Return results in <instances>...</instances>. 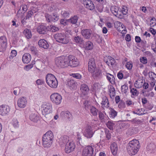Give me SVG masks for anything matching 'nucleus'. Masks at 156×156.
<instances>
[{
  "label": "nucleus",
  "instance_id": "nucleus-44",
  "mask_svg": "<svg viewBox=\"0 0 156 156\" xmlns=\"http://www.w3.org/2000/svg\"><path fill=\"white\" fill-rule=\"evenodd\" d=\"M109 92V94L111 98H112L115 95V89L113 87H110Z\"/></svg>",
  "mask_w": 156,
  "mask_h": 156
},
{
  "label": "nucleus",
  "instance_id": "nucleus-60",
  "mask_svg": "<svg viewBox=\"0 0 156 156\" xmlns=\"http://www.w3.org/2000/svg\"><path fill=\"white\" fill-rule=\"evenodd\" d=\"M69 23L68 21V20L62 19L60 20V23L63 25H65L68 24V23Z\"/></svg>",
  "mask_w": 156,
  "mask_h": 156
},
{
  "label": "nucleus",
  "instance_id": "nucleus-34",
  "mask_svg": "<svg viewBox=\"0 0 156 156\" xmlns=\"http://www.w3.org/2000/svg\"><path fill=\"white\" fill-rule=\"evenodd\" d=\"M101 86L99 83H94L92 86V89L94 91H98L100 89Z\"/></svg>",
  "mask_w": 156,
  "mask_h": 156
},
{
  "label": "nucleus",
  "instance_id": "nucleus-37",
  "mask_svg": "<svg viewBox=\"0 0 156 156\" xmlns=\"http://www.w3.org/2000/svg\"><path fill=\"white\" fill-rule=\"evenodd\" d=\"M111 11L115 15H118L119 7L116 6H112L111 8Z\"/></svg>",
  "mask_w": 156,
  "mask_h": 156
},
{
  "label": "nucleus",
  "instance_id": "nucleus-3",
  "mask_svg": "<svg viewBox=\"0 0 156 156\" xmlns=\"http://www.w3.org/2000/svg\"><path fill=\"white\" fill-rule=\"evenodd\" d=\"M46 81L47 84L51 88H56L58 85V81L53 75L48 74L46 76Z\"/></svg>",
  "mask_w": 156,
  "mask_h": 156
},
{
  "label": "nucleus",
  "instance_id": "nucleus-4",
  "mask_svg": "<svg viewBox=\"0 0 156 156\" xmlns=\"http://www.w3.org/2000/svg\"><path fill=\"white\" fill-rule=\"evenodd\" d=\"M67 57L61 56L56 58L55 59V65L60 68H64L68 66Z\"/></svg>",
  "mask_w": 156,
  "mask_h": 156
},
{
  "label": "nucleus",
  "instance_id": "nucleus-21",
  "mask_svg": "<svg viewBox=\"0 0 156 156\" xmlns=\"http://www.w3.org/2000/svg\"><path fill=\"white\" fill-rule=\"evenodd\" d=\"M69 140V138L67 136L63 135L61 136L57 140L59 144L62 145L63 144H67Z\"/></svg>",
  "mask_w": 156,
  "mask_h": 156
},
{
  "label": "nucleus",
  "instance_id": "nucleus-23",
  "mask_svg": "<svg viewBox=\"0 0 156 156\" xmlns=\"http://www.w3.org/2000/svg\"><path fill=\"white\" fill-rule=\"evenodd\" d=\"M31 58L30 55L28 53H26L23 56L22 61L24 63L27 64L30 62Z\"/></svg>",
  "mask_w": 156,
  "mask_h": 156
},
{
  "label": "nucleus",
  "instance_id": "nucleus-5",
  "mask_svg": "<svg viewBox=\"0 0 156 156\" xmlns=\"http://www.w3.org/2000/svg\"><path fill=\"white\" fill-rule=\"evenodd\" d=\"M54 37L57 42L63 44H67L69 42V37L63 34H56Z\"/></svg>",
  "mask_w": 156,
  "mask_h": 156
},
{
  "label": "nucleus",
  "instance_id": "nucleus-33",
  "mask_svg": "<svg viewBox=\"0 0 156 156\" xmlns=\"http://www.w3.org/2000/svg\"><path fill=\"white\" fill-rule=\"evenodd\" d=\"M84 47L86 49L90 50L92 49L93 46V44L90 41H88L85 43Z\"/></svg>",
  "mask_w": 156,
  "mask_h": 156
},
{
  "label": "nucleus",
  "instance_id": "nucleus-53",
  "mask_svg": "<svg viewBox=\"0 0 156 156\" xmlns=\"http://www.w3.org/2000/svg\"><path fill=\"white\" fill-rule=\"evenodd\" d=\"M71 76L77 79H80L81 78V76L80 74L78 73H72L71 75Z\"/></svg>",
  "mask_w": 156,
  "mask_h": 156
},
{
  "label": "nucleus",
  "instance_id": "nucleus-59",
  "mask_svg": "<svg viewBox=\"0 0 156 156\" xmlns=\"http://www.w3.org/2000/svg\"><path fill=\"white\" fill-rule=\"evenodd\" d=\"M12 124L14 127H17L18 126V122L16 119H14L13 120Z\"/></svg>",
  "mask_w": 156,
  "mask_h": 156
},
{
  "label": "nucleus",
  "instance_id": "nucleus-36",
  "mask_svg": "<svg viewBox=\"0 0 156 156\" xmlns=\"http://www.w3.org/2000/svg\"><path fill=\"white\" fill-rule=\"evenodd\" d=\"M23 33L25 35L26 37L28 39L30 38L31 37V33L29 29H25L24 30Z\"/></svg>",
  "mask_w": 156,
  "mask_h": 156
},
{
  "label": "nucleus",
  "instance_id": "nucleus-62",
  "mask_svg": "<svg viewBox=\"0 0 156 156\" xmlns=\"http://www.w3.org/2000/svg\"><path fill=\"white\" fill-rule=\"evenodd\" d=\"M44 83V81L42 80L38 79L36 81V83L37 85H40L43 84Z\"/></svg>",
  "mask_w": 156,
  "mask_h": 156
},
{
  "label": "nucleus",
  "instance_id": "nucleus-52",
  "mask_svg": "<svg viewBox=\"0 0 156 156\" xmlns=\"http://www.w3.org/2000/svg\"><path fill=\"white\" fill-rule=\"evenodd\" d=\"M156 25V19L154 18H152L150 21V25L151 27H153Z\"/></svg>",
  "mask_w": 156,
  "mask_h": 156
},
{
  "label": "nucleus",
  "instance_id": "nucleus-6",
  "mask_svg": "<svg viewBox=\"0 0 156 156\" xmlns=\"http://www.w3.org/2000/svg\"><path fill=\"white\" fill-rule=\"evenodd\" d=\"M41 109L43 115L48 114L52 112V105L48 102H44L41 105Z\"/></svg>",
  "mask_w": 156,
  "mask_h": 156
},
{
  "label": "nucleus",
  "instance_id": "nucleus-51",
  "mask_svg": "<svg viewBox=\"0 0 156 156\" xmlns=\"http://www.w3.org/2000/svg\"><path fill=\"white\" fill-rule=\"evenodd\" d=\"M133 65L132 62H127L126 64V66L127 69L130 70L133 67Z\"/></svg>",
  "mask_w": 156,
  "mask_h": 156
},
{
  "label": "nucleus",
  "instance_id": "nucleus-55",
  "mask_svg": "<svg viewBox=\"0 0 156 156\" xmlns=\"http://www.w3.org/2000/svg\"><path fill=\"white\" fill-rule=\"evenodd\" d=\"M130 121L133 123L137 124H140L141 122V121L140 120L137 119L136 118L133 119Z\"/></svg>",
  "mask_w": 156,
  "mask_h": 156
},
{
  "label": "nucleus",
  "instance_id": "nucleus-11",
  "mask_svg": "<svg viewBox=\"0 0 156 156\" xmlns=\"http://www.w3.org/2000/svg\"><path fill=\"white\" fill-rule=\"evenodd\" d=\"M46 20L48 22H55L59 19V16L56 13H53L52 15L46 13L45 15Z\"/></svg>",
  "mask_w": 156,
  "mask_h": 156
},
{
  "label": "nucleus",
  "instance_id": "nucleus-12",
  "mask_svg": "<svg viewBox=\"0 0 156 156\" xmlns=\"http://www.w3.org/2000/svg\"><path fill=\"white\" fill-rule=\"evenodd\" d=\"M90 73L92 74V76L94 80H98L102 77L101 71L98 68L94 70L92 72Z\"/></svg>",
  "mask_w": 156,
  "mask_h": 156
},
{
  "label": "nucleus",
  "instance_id": "nucleus-20",
  "mask_svg": "<svg viewBox=\"0 0 156 156\" xmlns=\"http://www.w3.org/2000/svg\"><path fill=\"white\" fill-rule=\"evenodd\" d=\"M83 4L85 7L87 9L93 10L94 8V6L91 0H83Z\"/></svg>",
  "mask_w": 156,
  "mask_h": 156
},
{
  "label": "nucleus",
  "instance_id": "nucleus-47",
  "mask_svg": "<svg viewBox=\"0 0 156 156\" xmlns=\"http://www.w3.org/2000/svg\"><path fill=\"white\" fill-rule=\"evenodd\" d=\"M99 117L101 122H105V117L104 114L101 112H99L98 113Z\"/></svg>",
  "mask_w": 156,
  "mask_h": 156
},
{
  "label": "nucleus",
  "instance_id": "nucleus-54",
  "mask_svg": "<svg viewBox=\"0 0 156 156\" xmlns=\"http://www.w3.org/2000/svg\"><path fill=\"white\" fill-rule=\"evenodd\" d=\"M140 61L144 64H146L147 63V59L145 57H143L140 59Z\"/></svg>",
  "mask_w": 156,
  "mask_h": 156
},
{
  "label": "nucleus",
  "instance_id": "nucleus-10",
  "mask_svg": "<svg viewBox=\"0 0 156 156\" xmlns=\"http://www.w3.org/2000/svg\"><path fill=\"white\" fill-rule=\"evenodd\" d=\"M68 58L69 59L68 61H67L68 66L74 67L77 66L79 64L78 60L73 55H69Z\"/></svg>",
  "mask_w": 156,
  "mask_h": 156
},
{
  "label": "nucleus",
  "instance_id": "nucleus-32",
  "mask_svg": "<svg viewBox=\"0 0 156 156\" xmlns=\"http://www.w3.org/2000/svg\"><path fill=\"white\" fill-rule=\"evenodd\" d=\"M30 119L31 121L37 122L38 120V117L37 114L32 113L30 115Z\"/></svg>",
  "mask_w": 156,
  "mask_h": 156
},
{
  "label": "nucleus",
  "instance_id": "nucleus-2",
  "mask_svg": "<svg viewBox=\"0 0 156 156\" xmlns=\"http://www.w3.org/2000/svg\"><path fill=\"white\" fill-rule=\"evenodd\" d=\"M53 137V134L51 131L46 132L42 137L43 146L46 148L50 147L52 144Z\"/></svg>",
  "mask_w": 156,
  "mask_h": 156
},
{
  "label": "nucleus",
  "instance_id": "nucleus-63",
  "mask_svg": "<svg viewBox=\"0 0 156 156\" xmlns=\"http://www.w3.org/2000/svg\"><path fill=\"white\" fill-rule=\"evenodd\" d=\"M126 7H125L124 6H123L122 7V9L121 10L123 14L126 15L127 13V12L128 11L126 9Z\"/></svg>",
  "mask_w": 156,
  "mask_h": 156
},
{
  "label": "nucleus",
  "instance_id": "nucleus-9",
  "mask_svg": "<svg viewBox=\"0 0 156 156\" xmlns=\"http://www.w3.org/2000/svg\"><path fill=\"white\" fill-rule=\"evenodd\" d=\"M94 148V146L92 145L85 147L83 151V156H92Z\"/></svg>",
  "mask_w": 156,
  "mask_h": 156
},
{
  "label": "nucleus",
  "instance_id": "nucleus-19",
  "mask_svg": "<svg viewBox=\"0 0 156 156\" xmlns=\"http://www.w3.org/2000/svg\"><path fill=\"white\" fill-rule=\"evenodd\" d=\"M81 33L85 38L89 39L91 37L92 32L90 30L83 29L82 30Z\"/></svg>",
  "mask_w": 156,
  "mask_h": 156
},
{
  "label": "nucleus",
  "instance_id": "nucleus-22",
  "mask_svg": "<svg viewBox=\"0 0 156 156\" xmlns=\"http://www.w3.org/2000/svg\"><path fill=\"white\" fill-rule=\"evenodd\" d=\"M38 44L39 46L44 49H48L49 46V44L47 41L44 39L40 40L38 42Z\"/></svg>",
  "mask_w": 156,
  "mask_h": 156
},
{
  "label": "nucleus",
  "instance_id": "nucleus-28",
  "mask_svg": "<svg viewBox=\"0 0 156 156\" xmlns=\"http://www.w3.org/2000/svg\"><path fill=\"white\" fill-rule=\"evenodd\" d=\"M46 27L44 25H41L37 28V31L40 34H44L46 33Z\"/></svg>",
  "mask_w": 156,
  "mask_h": 156
},
{
  "label": "nucleus",
  "instance_id": "nucleus-13",
  "mask_svg": "<svg viewBox=\"0 0 156 156\" xmlns=\"http://www.w3.org/2000/svg\"><path fill=\"white\" fill-rule=\"evenodd\" d=\"M96 68V65L94 59L93 58H91L89 59L88 63V70L90 72H92Z\"/></svg>",
  "mask_w": 156,
  "mask_h": 156
},
{
  "label": "nucleus",
  "instance_id": "nucleus-39",
  "mask_svg": "<svg viewBox=\"0 0 156 156\" xmlns=\"http://www.w3.org/2000/svg\"><path fill=\"white\" fill-rule=\"evenodd\" d=\"M78 20L77 16H75L68 20V21L69 23H70L72 24H76L77 21Z\"/></svg>",
  "mask_w": 156,
  "mask_h": 156
},
{
  "label": "nucleus",
  "instance_id": "nucleus-40",
  "mask_svg": "<svg viewBox=\"0 0 156 156\" xmlns=\"http://www.w3.org/2000/svg\"><path fill=\"white\" fill-rule=\"evenodd\" d=\"M143 80H139L136 81L134 83V86L136 88H140L142 87L143 85Z\"/></svg>",
  "mask_w": 156,
  "mask_h": 156
},
{
  "label": "nucleus",
  "instance_id": "nucleus-8",
  "mask_svg": "<svg viewBox=\"0 0 156 156\" xmlns=\"http://www.w3.org/2000/svg\"><path fill=\"white\" fill-rule=\"evenodd\" d=\"M50 98L53 103L57 105H59L62 99V96L58 93H54L51 94Z\"/></svg>",
  "mask_w": 156,
  "mask_h": 156
},
{
  "label": "nucleus",
  "instance_id": "nucleus-30",
  "mask_svg": "<svg viewBox=\"0 0 156 156\" xmlns=\"http://www.w3.org/2000/svg\"><path fill=\"white\" fill-rule=\"evenodd\" d=\"M105 62L108 66H110V65L112 66L115 63V60L111 57L108 56L107 60L105 61Z\"/></svg>",
  "mask_w": 156,
  "mask_h": 156
},
{
  "label": "nucleus",
  "instance_id": "nucleus-43",
  "mask_svg": "<svg viewBox=\"0 0 156 156\" xmlns=\"http://www.w3.org/2000/svg\"><path fill=\"white\" fill-rule=\"evenodd\" d=\"M29 49L33 54L36 55L38 53V51L36 48L33 46H30Z\"/></svg>",
  "mask_w": 156,
  "mask_h": 156
},
{
  "label": "nucleus",
  "instance_id": "nucleus-56",
  "mask_svg": "<svg viewBox=\"0 0 156 156\" xmlns=\"http://www.w3.org/2000/svg\"><path fill=\"white\" fill-rule=\"evenodd\" d=\"M125 104L124 102H120L118 106V107L120 109H122L125 107Z\"/></svg>",
  "mask_w": 156,
  "mask_h": 156
},
{
  "label": "nucleus",
  "instance_id": "nucleus-61",
  "mask_svg": "<svg viewBox=\"0 0 156 156\" xmlns=\"http://www.w3.org/2000/svg\"><path fill=\"white\" fill-rule=\"evenodd\" d=\"M142 111V109H139L136 110V113L134 112V113L138 115H142L145 114L143 112H141V111Z\"/></svg>",
  "mask_w": 156,
  "mask_h": 156
},
{
  "label": "nucleus",
  "instance_id": "nucleus-35",
  "mask_svg": "<svg viewBox=\"0 0 156 156\" xmlns=\"http://www.w3.org/2000/svg\"><path fill=\"white\" fill-rule=\"evenodd\" d=\"M117 29L119 32H121L122 34H125L126 33V28L122 24L120 27H117Z\"/></svg>",
  "mask_w": 156,
  "mask_h": 156
},
{
  "label": "nucleus",
  "instance_id": "nucleus-24",
  "mask_svg": "<svg viewBox=\"0 0 156 156\" xmlns=\"http://www.w3.org/2000/svg\"><path fill=\"white\" fill-rule=\"evenodd\" d=\"M102 100L101 103L102 107L103 108L108 107H109V104L107 98L105 96H103L102 98Z\"/></svg>",
  "mask_w": 156,
  "mask_h": 156
},
{
  "label": "nucleus",
  "instance_id": "nucleus-41",
  "mask_svg": "<svg viewBox=\"0 0 156 156\" xmlns=\"http://www.w3.org/2000/svg\"><path fill=\"white\" fill-rule=\"evenodd\" d=\"M117 112L113 109L111 108L110 112V117L111 118H114L117 115Z\"/></svg>",
  "mask_w": 156,
  "mask_h": 156
},
{
  "label": "nucleus",
  "instance_id": "nucleus-45",
  "mask_svg": "<svg viewBox=\"0 0 156 156\" xmlns=\"http://www.w3.org/2000/svg\"><path fill=\"white\" fill-rule=\"evenodd\" d=\"M107 127L110 129L112 130L114 125V124L111 121H108L106 123Z\"/></svg>",
  "mask_w": 156,
  "mask_h": 156
},
{
  "label": "nucleus",
  "instance_id": "nucleus-18",
  "mask_svg": "<svg viewBox=\"0 0 156 156\" xmlns=\"http://www.w3.org/2000/svg\"><path fill=\"white\" fill-rule=\"evenodd\" d=\"M10 108L6 105H2L0 106V114L4 115L7 114L10 111Z\"/></svg>",
  "mask_w": 156,
  "mask_h": 156
},
{
  "label": "nucleus",
  "instance_id": "nucleus-25",
  "mask_svg": "<svg viewBox=\"0 0 156 156\" xmlns=\"http://www.w3.org/2000/svg\"><path fill=\"white\" fill-rule=\"evenodd\" d=\"M80 90L83 94L87 95L89 92V89L88 86L86 84H82L80 87Z\"/></svg>",
  "mask_w": 156,
  "mask_h": 156
},
{
  "label": "nucleus",
  "instance_id": "nucleus-7",
  "mask_svg": "<svg viewBox=\"0 0 156 156\" xmlns=\"http://www.w3.org/2000/svg\"><path fill=\"white\" fill-rule=\"evenodd\" d=\"M84 108L86 110H89L90 113L93 116H97L98 110L94 106L90 105L88 101H85L83 102Z\"/></svg>",
  "mask_w": 156,
  "mask_h": 156
},
{
  "label": "nucleus",
  "instance_id": "nucleus-29",
  "mask_svg": "<svg viewBox=\"0 0 156 156\" xmlns=\"http://www.w3.org/2000/svg\"><path fill=\"white\" fill-rule=\"evenodd\" d=\"M106 76L108 80L112 84H113L115 83V79L113 75L109 73H107Z\"/></svg>",
  "mask_w": 156,
  "mask_h": 156
},
{
  "label": "nucleus",
  "instance_id": "nucleus-16",
  "mask_svg": "<svg viewBox=\"0 0 156 156\" xmlns=\"http://www.w3.org/2000/svg\"><path fill=\"white\" fill-rule=\"evenodd\" d=\"M94 131H93L91 126H88L84 132V135L87 138H90L93 136Z\"/></svg>",
  "mask_w": 156,
  "mask_h": 156
},
{
  "label": "nucleus",
  "instance_id": "nucleus-42",
  "mask_svg": "<svg viewBox=\"0 0 156 156\" xmlns=\"http://www.w3.org/2000/svg\"><path fill=\"white\" fill-rule=\"evenodd\" d=\"M130 92L132 94V95L137 96L139 93L137 89L134 88H131Z\"/></svg>",
  "mask_w": 156,
  "mask_h": 156
},
{
  "label": "nucleus",
  "instance_id": "nucleus-64",
  "mask_svg": "<svg viewBox=\"0 0 156 156\" xmlns=\"http://www.w3.org/2000/svg\"><path fill=\"white\" fill-rule=\"evenodd\" d=\"M20 7H22V10L26 12L28 9L27 6L26 5H23L20 6Z\"/></svg>",
  "mask_w": 156,
  "mask_h": 156
},
{
  "label": "nucleus",
  "instance_id": "nucleus-15",
  "mask_svg": "<svg viewBox=\"0 0 156 156\" xmlns=\"http://www.w3.org/2000/svg\"><path fill=\"white\" fill-rule=\"evenodd\" d=\"M7 45V39L6 37L2 36L0 37V52L4 51Z\"/></svg>",
  "mask_w": 156,
  "mask_h": 156
},
{
  "label": "nucleus",
  "instance_id": "nucleus-17",
  "mask_svg": "<svg viewBox=\"0 0 156 156\" xmlns=\"http://www.w3.org/2000/svg\"><path fill=\"white\" fill-rule=\"evenodd\" d=\"M27 104V100L26 98L21 97L20 98L17 102L18 106L20 108H24Z\"/></svg>",
  "mask_w": 156,
  "mask_h": 156
},
{
  "label": "nucleus",
  "instance_id": "nucleus-14",
  "mask_svg": "<svg viewBox=\"0 0 156 156\" xmlns=\"http://www.w3.org/2000/svg\"><path fill=\"white\" fill-rule=\"evenodd\" d=\"M75 148V145L74 142H70L66 144L65 147V151L67 154L73 151Z\"/></svg>",
  "mask_w": 156,
  "mask_h": 156
},
{
  "label": "nucleus",
  "instance_id": "nucleus-31",
  "mask_svg": "<svg viewBox=\"0 0 156 156\" xmlns=\"http://www.w3.org/2000/svg\"><path fill=\"white\" fill-rule=\"evenodd\" d=\"M60 115L62 118H67L69 119L71 116L70 112L67 111H62L60 113Z\"/></svg>",
  "mask_w": 156,
  "mask_h": 156
},
{
  "label": "nucleus",
  "instance_id": "nucleus-38",
  "mask_svg": "<svg viewBox=\"0 0 156 156\" xmlns=\"http://www.w3.org/2000/svg\"><path fill=\"white\" fill-rule=\"evenodd\" d=\"M74 41L76 43L80 44L83 43V39L79 36H77L74 37Z\"/></svg>",
  "mask_w": 156,
  "mask_h": 156
},
{
  "label": "nucleus",
  "instance_id": "nucleus-49",
  "mask_svg": "<svg viewBox=\"0 0 156 156\" xmlns=\"http://www.w3.org/2000/svg\"><path fill=\"white\" fill-rule=\"evenodd\" d=\"M34 12L33 10L28 11L27 13V14L26 16V19H28L31 17L32 16Z\"/></svg>",
  "mask_w": 156,
  "mask_h": 156
},
{
  "label": "nucleus",
  "instance_id": "nucleus-58",
  "mask_svg": "<svg viewBox=\"0 0 156 156\" xmlns=\"http://www.w3.org/2000/svg\"><path fill=\"white\" fill-rule=\"evenodd\" d=\"M61 14L63 17H66L68 16L69 13L67 11L63 10L62 11Z\"/></svg>",
  "mask_w": 156,
  "mask_h": 156
},
{
  "label": "nucleus",
  "instance_id": "nucleus-1",
  "mask_svg": "<svg viewBox=\"0 0 156 156\" xmlns=\"http://www.w3.org/2000/svg\"><path fill=\"white\" fill-rule=\"evenodd\" d=\"M140 147L139 141L136 140H133L128 144L127 151L130 155H134L138 152Z\"/></svg>",
  "mask_w": 156,
  "mask_h": 156
},
{
  "label": "nucleus",
  "instance_id": "nucleus-50",
  "mask_svg": "<svg viewBox=\"0 0 156 156\" xmlns=\"http://www.w3.org/2000/svg\"><path fill=\"white\" fill-rule=\"evenodd\" d=\"M121 89L122 92L126 94L127 91L128 87L126 85H123L121 87Z\"/></svg>",
  "mask_w": 156,
  "mask_h": 156
},
{
  "label": "nucleus",
  "instance_id": "nucleus-27",
  "mask_svg": "<svg viewBox=\"0 0 156 156\" xmlns=\"http://www.w3.org/2000/svg\"><path fill=\"white\" fill-rule=\"evenodd\" d=\"M110 148L113 154L114 155H116L118 151V146L114 142L112 143L111 145Z\"/></svg>",
  "mask_w": 156,
  "mask_h": 156
},
{
  "label": "nucleus",
  "instance_id": "nucleus-26",
  "mask_svg": "<svg viewBox=\"0 0 156 156\" xmlns=\"http://www.w3.org/2000/svg\"><path fill=\"white\" fill-rule=\"evenodd\" d=\"M68 86L71 90L76 89L77 87V83L74 80H72L68 81Z\"/></svg>",
  "mask_w": 156,
  "mask_h": 156
},
{
  "label": "nucleus",
  "instance_id": "nucleus-46",
  "mask_svg": "<svg viewBox=\"0 0 156 156\" xmlns=\"http://www.w3.org/2000/svg\"><path fill=\"white\" fill-rule=\"evenodd\" d=\"M48 27L50 29V30L52 32H55L58 30V27L53 25H50L48 26Z\"/></svg>",
  "mask_w": 156,
  "mask_h": 156
},
{
  "label": "nucleus",
  "instance_id": "nucleus-48",
  "mask_svg": "<svg viewBox=\"0 0 156 156\" xmlns=\"http://www.w3.org/2000/svg\"><path fill=\"white\" fill-rule=\"evenodd\" d=\"M149 77L153 81L155 80V78H156V74L153 72H150L148 73Z\"/></svg>",
  "mask_w": 156,
  "mask_h": 156
},
{
  "label": "nucleus",
  "instance_id": "nucleus-57",
  "mask_svg": "<svg viewBox=\"0 0 156 156\" xmlns=\"http://www.w3.org/2000/svg\"><path fill=\"white\" fill-rule=\"evenodd\" d=\"M16 51L15 50H12L11 53V55L10 56L9 58H11V57L12 58L15 57L16 55Z\"/></svg>",
  "mask_w": 156,
  "mask_h": 156
}]
</instances>
